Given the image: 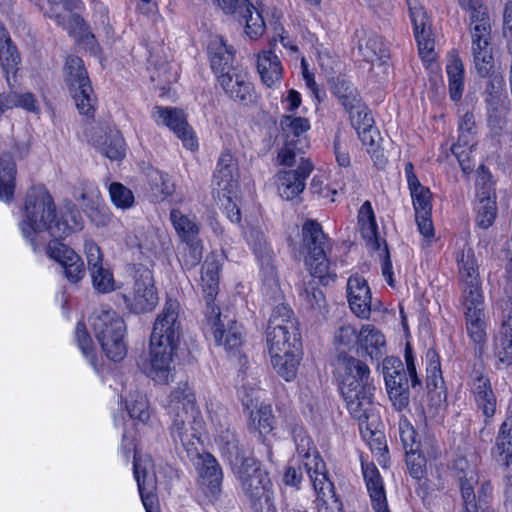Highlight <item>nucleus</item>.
I'll return each instance as SVG.
<instances>
[{"label":"nucleus","mask_w":512,"mask_h":512,"mask_svg":"<svg viewBox=\"0 0 512 512\" xmlns=\"http://www.w3.org/2000/svg\"><path fill=\"white\" fill-rule=\"evenodd\" d=\"M303 246L305 249L304 262L310 273L319 280L328 284L335 277L330 272L329 262L326 258L324 246L326 236L319 223L307 221L302 228Z\"/></svg>","instance_id":"nucleus-12"},{"label":"nucleus","mask_w":512,"mask_h":512,"mask_svg":"<svg viewBox=\"0 0 512 512\" xmlns=\"http://www.w3.org/2000/svg\"><path fill=\"white\" fill-rule=\"evenodd\" d=\"M12 98L15 99L13 107H21L29 112L39 113V102L32 93L24 92L22 94H18L16 92H12Z\"/></svg>","instance_id":"nucleus-64"},{"label":"nucleus","mask_w":512,"mask_h":512,"mask_svg":"<svg viewBox=\"0 0 512 512\" xmlns=\"http://www.w3.org/2000/svg\"><path fill=\"white\" fill-rule=\"evenodd\" d=\"M472 392L478 408L483 415L490 418L496 411V397L491 389L490 381L487 377H478L472 386Z\"/></svg>","instance_id":"nucleus-39"},{"label":"nucleus","mask_w":512,"mask_h":512,"mask_svg":"<svg viewBox=\"0 0 512 512\" xmlns=\"http://www.w3.org/2000/svg\"><path fill=\"white\" fill-rule=\"evenodd\" d=\"M88 197L92 204L96 205V207L89 212V218L96 226H106L111 220V215L107 207H100L99 205L101 199L99 190L95 186L90 185L88 187Z\"/></svg>","instance_id":"nucleus-53"},{"label":"nucleus","mask_w":512,"mask_h":512,"mask_svg":"<svg viewBox=\"0 0 512 512\" xmlns=\"http://www.w3.org/2000/svg\"><path fill=\"white\" fill-rule=\"evenodd\" d=\"M311 170V165L307 163L296 170L278 172L275 176V183L279 196L286 200H292L300 195L305 188V180Z\"/></svg>","instance_id":"nucleus-24"},{"label":"nucleus","mask_w":512,"mask_h":512,"mask_svg":"<svg viewBox=\"0 0 512 512\" xmlns=\"http://www.w3.org/2000/svg\"><path fill=\"white\" fill-rule=\"evenodd\" d=\"M207 53L211 68L216 76L233 67L234 54L232 47L226 44L222 36L217 34L209 35Z\"/></svg>","instance_id":"nucleus-27"},{"label":"nucleus","mask_w":512,"mask_h":512,"mask_svg":"<svg viewBox=\"0 0 512 512\" xmlns=\"http://www.w3.org/2000/svg\"><path fill=\"white\" fill-rule=\"evenodd\" d=\"M298 330L297 321L289 306H276L270 316L267 331Z\"/></svg>","instance_id":"nucleus-46"},{"label":"nucleus","mask_w":512,"mask_h":512,"mask_svg":"<svg viewBox=\"0 0 512 512\" xmlns=\"http://www.w3.org/2000/svg\"><path fill=\"white\" fill-rule=\"evenodd\" d=\"M95 146L110 160H121L126 154L123 136L116 129L101 131L95 139Z\"/></svg>","instance_id":"nucleus-31"},{"label":"nucleus","mask_w":512,"mask_h":512,"mask_svg":"<svg viewBox=\"0 0 512 512\" xmlns=\"http://www.w3.org/2000/svg\"><path fill=\"white\" fill-rule=\"evenodd\" d=\"M64 82L81 114L89 115L95 106V96L83 62L76 56L67 58Z\"/></svg>","instance_id":"nucleus-13"},{"label":"nucleus","mask_w":512,"mask_h":512,"mask_svg":"<svg viewBox=\"0 0 512 512\" xmlns=\"http://www.w3.org/2000/svg\"><path fill=\"white\" fill-rule=\"evenodd\" d=\"M358 332L359 331L350 324L339 326L333 337L334 348L341 353L351 351L353 348L357 349Z\"/></svg>","instance_id":"nucleus-51"},{"label":"nucleus","mask_w":512,"mask_h":512,"mask_svg":"<svg viewBox=\"0 0 512 512\" xmlns=\"http://www.w3.org/2000/svg\"><path fill=\"white\" fill-rule=\"evenodd\" d=\"M219 85L234 101L247 106L254 102L255 93L248 75L237 67H231L217 75Z\"/></svg>","instance_id":"nucleus-18"},{"label":"nucleus","mask_w":512,"mask_h":512,"mask_svg":"<svg viewBox=\"0 0 512 512\" xmlns=\"http://www.w3.org/2000/svg\"><path fill=\"white\" fill-rule=\"evenodd\" d=\"M222 253L213 252L207 256L201 275L202 290L207 297V321L217 345L230 356H236L242 345V329L228 314L211 304L219 288V272L223 264Z\"/></svg>","instance_id":"nucleus-5"},{"label":"nucleus","mask_w":512,"mask_h":512,"mask_svg":"<svg viewBox=\"0 0 512 512\" xmlns=\"http://www.w3.org/2000/svg\"><path fill=\"white\" fill-rule=\"evenodd\" d=\"M311 190L314 194H317L322 199L331 203L335 201V196L337 195V190L335 188H331L326 183L325 179L320 176H315L312 179Z\"/></svg>","instance_id":"nucleus-62"},{"label":"nucleus","mask_w":512,"mask_h":512,"mask_svg":"<svg viewBox=\"0 0 512 512\" xmlns=\"http://www.w3.org/2000/svg\"><path fill=\"white\" fill-rule=\"evenodd\" d=\"M216 430L215 443L229 461L243 492L255 512H276L273 484L269 473L252 457H244L234 433L226 427L225 412Z\"/></svg>","instance_id":"nucleus-3"},{"label":"nucleus","mask_w":512,"mask_h":512,"mask_svg":"<svg viewBox=\"0 0 512 512\" xmlns=\"http://www.w3.org/2000/svg\"><path fill=\"white\" fill-rule=\"evenodd\" d=\"M476 144L475 133L459 132L457 142L452 146V153L458 159V162L465 173L472 169L470 164V154Z\"/></svg>","instance_id":"nucleus-43"},{"label":"nucleus","mask_w":512,"mask_h":512,"mask_svg":"<svg viewBox=\"0 0 512 512\" xmlns=\"http://www.w3.org/2000/svg\"><path fill=\"white\" fill-rule=\"evenodd\" d=\"M134 476L146 512H158L156 498L153 494L157 484L154 463L149 455L140 454L137 450L134 455Z\"/></svg>","instance_id":"nucleus-17"},{"label":"nucleus","mask_w":512,"mask_h":512,"mask_svg":"<svg viewBox=\"0 0 512 512\" xmlns=\"http://www.w3.org/2000/svg\"><path fill=\"white\" fill-rule=\"evenodd\" d=\"M494 456L498 462L509 465L512 462V418L501 425L496 438Z\"/></svg>","instance_id":"nucleus-42"},{"label":"nucleus","mask_w":512,"mask_h":512,"mask_svg":"<svg viewBox=\"0 0 512 512\" xmlns=\"http://www.w3.org/2000/svg\"><path fill=\"white\" fill-rule=\"evenodd\" d=\"M84 251L87 258L89 272L100 268L103 265V254L99 246L93 241H86Z\"/></svg>","instance_id":"nucleus-61"},{"label":"nucleus","mask_w":512,"mask_h":512,"mask_svg":"<svg viewBox=\"0 0 512 512\" xmlns=\"http://www.w3.org/2000/svg\"><path fill=\"white\" fill-rule=\"evenodd\" d=\"M400 365L399 361L389 358L384 361L383 374L387 393L393 405L401 410L408 404V393L402 382V376L395 368Z\"/></svg>","instance_id":"nucleus-26"},{"label":"nucleus","mask_w":512,"mask_h":512,"mask_svg":"<svg viewBox=\"0 0 512 512\" xmlns=\"http://www.w3.org/2000/svg\"><path fill=\"white\" fill-rule=\"evenodd\" d=\"M478 482V477L474 470L470 469L464 473V479H461V493L464 505L475 504L474 485Z\"/></svg>","instance_id":"nucleus-59"},{"label":"nucleus","mask_w":512,"mask_h":512,"mask_svg":"<svg viewBox=\"0 0 512 512\" xmlns=\"http://www.w3.org/2000/svg\"><path fill=\"white\" fill-rule=\"evenodd\" d=\"M335 375L342 395L359 392L362 388H373L369 383L370 370L359 359L353 357L339 358Z\"/></svg>","instance_id":"nucleus-15"},{"label":"nucleus","mask_w":512,"mask_h":512,"mask_svg":"<svg viewBox=\"0 0 512 512\" xmlns=\"http://www.w3.org/2000/svg\"><path fill=\"white\" fill-rule=\"evenodd\" d=\"M357 352L372 360H379L387 352L386 337L371 324L361 326L357 336Z\"/></svg>","instance_id":"nucleus-25"},{"label":"nucleus","mask_w":512,"mask_h":512,"mask_svg":"<svg viewBox=\"0 0 512 512\" xmlns=\"http://www.w3.org/2000/svg\"><path fill=\"white\" fill-rule=\"evenodd\" d=\"M374 388H362L359 392L342 395L346 408L351 416L358 421L362 437L369 441L371 447L375 442L379 449L384 448V436L381 432V421L377 406L372 400Z\"/></svg>","instance_id":"nucleus-10"},{"label":"nucleus","mask_w":512,"mask_h":512,"mask_svg":"<svg viewBox=\"0 0 512 512\" xmlns=\"http://www.w3.org/2000/svg\"><path fill=\"white\" fill-rule=\"evenodd\" d=\"M449 92L452 100L461 98L464 89V66L456 54H450L446 65Z\"/></svg>","instance_id":"nucleus-41"},{"label":"nucleus","mask_w":512,"mask_h":512,"mask_svg":"<svg viewBox=\"0 0 512 512\" xmlns=\"http://www.w3.org/2000/svg\"><path fill=\"white\" fill-rule=\"evenodd\" d=\"M148 179L151 197L154 201H161L172 194L174 185L167 174L159 170H151Z\"/></svg>","instance_id":"nucleus-47"},{"label":"nucleus","mask_w":512,"mask_h":512,"mask_svg":"<svg viewBox=\"0 0 512 512\" xmlns=\"http://www.w3.org/2000/svg\"><path fill=\"white\" fill-rule=\"evenodd\" d=\"M363 476L375 512H389L383 482L373 463L362 462Z\"/></svg>","instance_id":"nucleus-29"},{"label":"nucleus","mask_w":512,"mask_h":512,"mask_svg":"<svg viewBox=\"0 0 512 512\" xmlns=\"http://www.w3.org/2000/svg\"><path fill=\"white\" fill-rule=\"evenodd\" d=\"M18 61L19 57L10 43L7 32L0 24V65L8 73L16 68Z\"/></svg>","instance_id":"nucleus-52"},{"label":"nucleus","mask_w":512,"mask_h":512,"mask_svg":"<svg viewBox=\"0 0 512 512\" xmlns=\"http://www.w3.org/2000/svg\"><path fill=\"white\" fill-rule=\"evenodd\" d=\"M75 341L82 354L89 359L92 364H94V345L84 323H77L75 329Z\"/></svg>","instance_id":"nucleus-57"},{"label":"nucleus","mask_w":512,"mask_h":512,"mask_svg":"<svg viewBox=\"0 0 512 512\" xmlns=\"http://www.w3.org/2000/svg\"><path fill=\"white\" fill-rule=\"evenodd\" d=\"M213 189L218 200L233 223L241 220L238 203L240 201V173L236 159L229 151L221 153L214 174Z\"/></svg>","instance_id":"nucleus-9"},{"label":"nucleus","mask_w":512,"mask_h":512,"mask_svg":"<svg viewBox=\"0 0 512 512\" xmlns=\"http://www.w3.org/2000/svg\"><path fill=\"white\" fill-rule=\"evenodd\" d=\"M358 137L365 147L366 151L371 155L376 164H383L384 158L380 152L381 136L378 129L373 125L367 129L360 130Z\"/></svg>","instance_id":"nucleus-49"},{"label":"nucleus","mask_w":512,"mask_h":512,"mask_svg":"<svg viewBox=\"0 0 512 512\" xmlns=\"http://www.w3.org/2000/svg\"><path fill=\"white\" fill-rule=\"evenodd\" d=\"M125 409L133 422L138 427H146L151 420V409L148 399L143 393L129 394L125 399Z\"/></svg>","instance_id":"nucleus-37"},{"label":"nucleus","mask_w":512,"mask_h":512,"mask_svg":"<svg viewBox=\"0 0 512 512\" xmlns=\"http://www.w3.org/2000/svg\"><path fill=\"white\" fill-rule=\"evenodd\" d=\"M418 43L419 54L424 61H432L434 54V40L431 38L430 31L415 35Z\"/></svg>","instance_id":"nucleus-60"},{"label":"nucleus","mask_w":512,"mask_h":512,"mask_svg":"<svg viewBox=\"0 0 512 512\" xmlns=\"http://www.w3.org/2000/svg\"><path fill=\"white\" fill-rule=\"evenodd\" d=\"M358 232L370 248H378V226L369 201L364 202L358 211Z\"/></svg>","instance_id":"nucleus-36"},{"label":"nucleus","mask_w":512,"mask_h":512,"mask_svg":"<svg viewBox=\"0 0 512 512\" xmlns=\"http://www.w3.org/2000/svg\"><path fill=\"white\" fill-rule=\"evenodd\" d=\"M460 283L480 280L479 260L471 246L463 244L455 256Z\"/></svg>","instance_id":"nucleus-34"},{"label":"nucleus","mask_w":512,"mask_h":512,"mask_svg":"<svg viewBox=\"0 0 512 512\" xmlns=\"http://www.w3.org/2000/svg\"><path fill=\"white\" fill-rule=\"evenodd\" d=\"M269 357L272 368L278 376L287 382L296 378L302 358V349L277 353L269 355Z\"/></svg>","instance_id":"nucleus-33"},{"label":"nucleus","mask_w":512,"mask_h":512,"mask_svg":"<svg viewBox=\"0 0 512 512\" xmlns=\"http://www.w3.org/2000/svg\"><path fill=\"white\" fill-rule=\"evenodd\" d=\"M93 288L102 294H109L120 288L109 267L102 266L90 271Z\"/></svg>","instance_id":"nucleus-50"},{"label":"nucleus","mask_w":512,"mask_h":512,"mask_svg":"<svg viewBox=\"0 0 512 512\" xmlns=\"http://www.w3.org/2000/svg\"><path fill=\"white\" fill-rule=\"evenodd\" d=\"M281 139L287 144H297L300 138L310 130L309 119L295 114H283L280 119Z\"/></svg>","instance_id":"nucleus-35"},{"label":"nucleus","mask_w":512,"mask_h":512,"mask_svg":"<svg viewBox=\"0 0 512 512\" xmlns=\"http://www.w3.org/2000/svg\"><path fill=\"white\" fill-rule=\"evenodd\" d=\"M151 117L158 126H165L172 130L185 148L190 151L198 149V139L188 125L183 111L172 107L155 106L152 109Z\"/></svg>","instance_id":"nucleus-16"},{"label":"nucleus","mask_w":512,"mask_h":512,"mask_svg":"<svg viewBox=\"0 0 512 512\" xmlns=\"http://www.w3.org/2000/svg\"><path fill=\"white\" fill-rule=\"evenodd\" d=\"M363 58L371 63V75L377 82H383L389 74V52L382 40L371 33L364 44L359 46Z\"/></svg>","instance_id":"nucleus-21"},{"label":"nucleus","mask_w":512,"mask_h":512,"mask_svg":"<svg viewBox=\"0 0 512 512\" xmlns=\"http://www.w3.org/2000/svg\"><path fill=\"white\" fill-rule=\"evenodd\" d=\"M89 325L108 359L118 362L125 358L126 325L116 311L109 307L98 308L90 316Z\"/></svg>","instance_id":"nucleus-8"},{"label":"nucleus","mask_w":512,"mask_h":512,"mask_svg":"<svg viewBox=\"0 0 512 512\" xmlns=\"http://www.w3.org/2000/svg\"><path fill=\"white\" fill-rule=\"evenodd\" d=\"M181 330L180 303L175 299H167L153 325L149 359L142 364L143 372L158 384H167L174 378L173 359Z\"/></svg>","instance_id":"nucleus-4"},{"label":"nucleus","mask_w":512,"mask_h":512,"mask_svg":"<svg viewBox=\"0 0 512 512\" xmlns=\"http://www.w3.org/2000/svg\"><path fill=\"white\" fill-rule=\"evenodd\" d=\"M82 228L80 213L74 205L68 204L56 213L53 200L46 191L28 195L24 218L20 223L24 238L34 250L39 244L47 242L48 257L61 266L66 278L73 283L84 277L85 266L81 257L61 240Z\"/></svg>","instance_id":"nucleus-1"},{"label":"nucleus","mask_w":512,"mask_h":512,"mask_svg":"<svg viewBox=\"0 0 512 512\" xmlns=\"http://www.w3.org/2000/svg\"><path fill=\"white\" fill-rule=\"evenodd\" d=\"M109 196L113 205L118 209H129L134 204L133 192L118 182H112L108 186Z\"/></svg>","instance_id":"nucleus-54"},{"label":"nucleus","mask_w":512,"mask_h":512,"mask_svg":"<svg viewBox=\"0 0 512 512\" xmlns=\"http://www.w3.org/2000/svg\"><path fill=\"white\" fill-rule=\"evenodd\" d=\"M297 456L305 469L316 493L318 512H342L334 486L327 476L326 466L315 449L312 439L303 431L295 435Z\"/></svg>","instance_id":"nucleus-6"},{"label":"nucleus","mask_w":512,"mask_h":512,"mask_svg":"<svg viewBox=\"0 0 512 512\" xmlns=\"http://www.w3.org/2000/svg\"><path fill=\"white\" fill-rule=\"evenodd\" d=\"M466 332L477 345L486 340L487 320L485 312L464 314Z\"/></svg>","instance_id":"nucleus-48"},{"label":"nucleus","mask_w":512,"mask_h":512,"mask_svg":"<svg viewBox=\"0 0 512 512\" xmlns=\"http://www.w3.org/2000/svg\"><path fill=\"white\" fill-rule=\"evenodd\" d=\"M461 284V306L463 314L485 312L484 294L481 280Z\"/></svg>","instance_id":"nucleus-38"},{"label":"nucleus","mask_w":512,"mask_h":512,"mask_svg":"<svg viewBox=\"0 0 512 512\" xmlns=\"http://www.w3.org/2000/svg\"><path fill=\"white\" fill-rule=\"evenodd\" d=\"M460 7L470 15L473 66L480 77H488L495 68L490 45V19L480 0H458Z\"/></svg>","instance_id":"nucleus-7"},{"label":"nucleus","mask_w":512,"mask_h":512,"mask_svg":"<svg viewBox=\"0 0 512 512\" xmlns=\"http://www.w3.org/2000/svg\"><path fill=\"white\" fill-rule=\"evenodd\" d=\"M38 5L46 15L55 18L69 32L81 23L77 14L82 5L80 0H38Z\"/></svg>","instance_id":"nucleus-19"},{"label":"nucleus","mask_w":512,"mask_h":512,"mask_svg":"<svg viewBox=\"0 0 512 512\" xmlns=\"http://www.w3.org/2000/svg\"><path fill=\"white\" fill-rule=\"evenodd\" d=\"M172 420L171 435L180 443L192 460L203 483L217 487L221 480V470L216 459L209 453H200L199 432L202 428L201 413L196 398L188 383H180L169 395L166 405Z\"/></svg>","instance_id":"nucleus-2"},{"label":"nucleus","mask_w":512,"mask_h":512,"mask_svg":"<svg viewBox=\"0 0 512 512\" xmlns=\"http://www.w3.org/2000/svg\"><path fill=\"white\" fill-rule=\"evenodd\" d=\"M399 435L405 453L419 450L415 429L406 418L399 421Z\"/></svg>","instance_id":"nucleus-56"},{"label":"nucleus","mask_w":512,"mask_h":512,"mask_svg":"<svg viewBox=\"0 0 512 512\" xmlns=\"http://www.w3.org/2000/svg\"><path fill=\"white\" fill-rule=\"evenodd\" d=\"M475 222L482 229L491 227L497 216L496 195L491 182L481 177L477 182Z\"/></svg>","instance_id":"nucleus-22"},{"label":"nucleus","mask_w":512,"mask_h":512,"mask_svg":"<svg viewBox=\"0 0 512 512\" xmlns=\"http://www.w3.org/2000/svg\"><path fill=\"white\" fill-rule=\"evenodd\" d=\"M126 308L135 314L152 312L159 303L153 272L141 267L135 271L131 289L123 293Z\"/></svg>","instance_id":"nucleus-14"},{"label":"nucleus","mask_w":512,"mask_h":512,"mask_svg":"<svg viewBox=\"0 0 512 512\" xmlns=\"http://www.w3.org/2000/svg\"><path fill=\"white\" fill-rule=\"evenodd\" d=\"M257 71L267 87H274L281 81L283 67L277 55L263 50L257 55Z\"/></svg>","instance_id":"nucleus-30"},{"label":"nucleus","mask_w":512,"mask_h":512,"mask_svg":"<svg viewBox=\"0 0 512 512\" xmlns=\"http://www.w3.org/2000/svg\"><path fill=\"white\" fill-rule=\"evenodd\" d=\"M16 164L10 154L0 156V200L10 202L13 199L16 184Z\"/></svg>","instance_id":"nucleus-40"},{"label":"nucleus","mask_w":512,"mask_h":512,"mask_svg":"<svg viewBox=\"0 0 512 512\" xmlns=\"http://www.w3.org/2000/svg\"><path fill=\"white\" fill-rule=\"evenodd\" d=\"M338 93L342 105L349 113L350 122L357 133L374 124L371 113L359 98L358 92L354 87L347 86L343 92L339 91Z\"/></svg>","instance_id":"nucleus-23"},{"label":"nucleus","mask_w":512,"mask_h":512,"mask_svg":"<svg viewBox=\"0 0 512 512\" xmlns=\"http://www.w3.org/2000/svg\"><path fill=\"white\" fill-rule=\"evenodd\" d=\"M244 406L249 411V426L261 437L266 439L273 431V415L271 406L259 403L258 398L243 399Z\"/></svg>","instance_id":"nucleus-28"},{"label":"nucleus","mask_w":512,"mask_h":512,"mask_svg":"<svg viewBox=\"0 0 512 512\" xmlns=\"http://www.w3.org/2000/svg\"><path fill=\"white\" fill-rule=\"evenodd\" d=\"M203 247L198 239L186 242L185 251L181 257L183 265L186 268L195 267L202 259Z\"/></svg>","instance_id":"nucleus-58"},{"label":"nucleus","mask_w":512,"mask_h":512,"mask_svg":"<svg viewBox=\"0 0 512 512\" xmlns=\"http://www.w3.org/2000/svg\"><path fill=\"white\" fill-rule=\"evenodd\" d=\"M346 297L351 311L359 318L368 319L371 313L372 295L367 280L355 273L346 285Z\"/></svg>","instance_id":"nucleus-20"},{"label":"nucleus","mask_w":512,"mask_h":512,"mask_svg":"<svg viewBox=\"0 0 512 512\" xmlns=\"http://www.w3.org/2000/svg\"><path fill=\"white\" fill-rule=\"evenodd\" d=\"M414 35L430 31V24L424 7L417 0H408Z\"/></svg>","instance_id":"nucleus-55"},{"label":"nucleus","mask_w":512,"mask_h":512,"mask_svg":"<svg viewBox=\"0 0 512 512\" xmlns=\"http://www.w3.org/2000/svg\"><path fill=\"white\" fill-rule=\"evenodd\" d=\"M266 341L269 355L302 349L298 330L267 331Z\"/></svg>","instance_id":"nucleus-32"},{"label":"nucleus","mask_w":512,"mask_h":512,"mask_svg":"<svg viewBox=\"0 0 512 512\" xmlns=\"http://www.w3.org/2000/svg\"><path fill=\"white\" fill-rule=\"evenodd\" d=\"M425 459L418 451L406 453V463L413 478L421 479L424 475Z\"/></svg>","instance_id":"nucleus-63"},{"label":"nucleus","mask_w":512,"mask_h":512,"mask_svg":"<svg viewBox=\"0 0 512 512\" xmlns=\"http://www.w3.org/2000/svg\"><path fill=\"white\" fill-rule=\"evenodd\" d=\"M405 176L412 198L418 232L422 236L423 245L429 247L436 241L435 229L431 219L432 194L428 187L420 183L414 174L411 163L405 165Z\"/></svg>","instance_id":"nucleus-11"},{"label":"nucleus","mask_w":512,"mask_h":512,"mask_svg":"<svg viewBox=\"0 0 512 512\" xmlns=\"http://www.w3.org/2000/svg\"><path fill=\"white\" fill-rule=\"evenodd\" d=\"M170 219L177 234L185 242L193 241L198 235L199 226L194 217L187 216L179 210H172Z\"/></svg>","instance_id":"nucleus-45"},{"label":"nucleus","mask_w":512,"mask_h":512,"mask_svg":"<svg viewBox=\"0 0 512 512\" xmlns=\"http://www.w3.org/2000/svg\"><path fill=\"white\" fill-rule=\"evenodd\" d=\"M262 7H254L252 4L245 5V34L252 40L260 38L265 31V20Z\"/></svg>","instance_id":"nucleus-44"}]
</instances>
